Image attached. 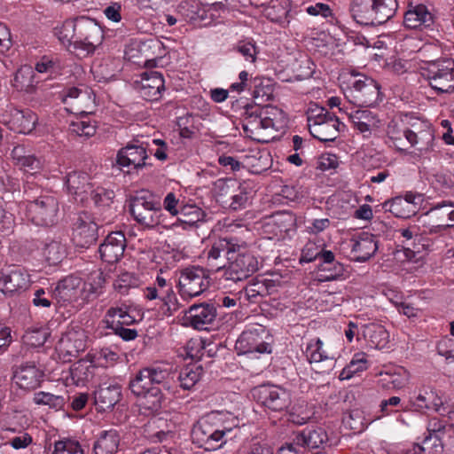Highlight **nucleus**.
<instances>
[{
    "label": "nucleus",
    "instance_id": "f257e3e1",
    "mask_svg": "<svg viewBox=\"0 0 454 454\" xmlns=\"http://www.w3.org/2000/svg\"><path fill=\"white\" fill-rule=\"evenodd\" d=\"M287 119L284 111L267 105L247 106L245 109L243 129L247 137L260 143H268L275 133L286 128Z\"/></svg>",
    "mask_w": 454,
    "mask_h": 454
},
{
    "label": "nucleus",
    "instance_id": "f03ea898",
    "mask_svg": "<svg viewBox=\"0 0 454 454\" xmlns=\"http://www.w3.org/2000/svg\"><path fill=\"white\" fill-rule=\"evenodd\" d=\"M26 201L22 203L27 219L38 226H51L57 222L59 202L55 196L30 182L23 186Z\"/></svg>",
    "mask_w": 454,
    "mask_h": 454
},
{
    "label": "nucleus",
    "instance_id": "7ed1b4c3",
    "mask_svg": "<svg viewBox=\"0 0 454 454\" xmlns=\"http://www.w3.org/2000/svg\"><path fill=\"white\" fill-rule=\"evenodd\" d=\"M343 82L346 98L358 107H372L382 100L380 84L365 74L352 72Z\"/></svg>",
    "mask_w": 454,
    "mask_h": 454
},
{
    "label": "nucleus",
    "instance_id": "20e7f679",
    "mask_svg": "<svg viewBox=\"0 0 454 454\" xmlns=\"http://www.w3.org/2000/svg\"><path fill=\"white\" fill-rule=\"evenodd\" d=\"M224 413L220 411H212L202 419L192 430L193 438L207 450H215L225 443V435L231 431V427L221 425L213 427L216 421H222Z\"/></svg>",
    "mask_w": 454,
    "mask_h": 454
},
{
    "label": "nucleus",
    "instance_id": "39448f33",
    "mask_svg": "<svg viewBox=\"0 0 454 454\" xmlns=\"http://www.w3.org/2000/svg\"><path fill=\"white\" fill-rule=\"evenodd\" d=\"M307 121L309 133L321 142H333L340 132L339 118L325 108L311 110Z\"/></svg>",
    "mask_w": 454,
    "mask_h": 454
},
{
    "label": "nucleus",
    "instance_id": "423d86ee",
    "mask_svg": "<svg viewBox=\"0 0 454 454\" xmlns=\"http://www.w3.org/2000/svg\"><path fill=\"white\" fill-rule=\"evenodd\" d=\"M228 262L229 265L223 272L226 280L243 281L258 270L257 259L243 244L236 243L235 252L229 255Z\"/></svg>",
    "mask_w": 454,
    "mask_h": 454
},
{
    "label": "nucleus",
    "instance_id": "0eeeda50",
    "mask_svg": "<svg viewBox=\"0 0 454 454\" xmlns=\"http://www.w3.org/2000/svg\"><path fill=\"white\" fill-rule=\"evenodd\" d=\"M64 29L75 33L76 37L74 40V47L83 50L88 53L93 52L103 40L101 27L90 19L81 18L75 24L65 22Z\"/></svg>",
    "mask_w": 454,
    "mask_h": 454
},
{
    "label": "nucleus",
    "instance_id": "6e6552de",
    "mask_svg": "<svg viewBox=\"0 0 454 454\" xmlns=\"http://www.w3.org/2000/svg\"><path fill=\"white\" fill-rule=\"evenodd\" d=\"M427 79L438 93L454 92V60L442 59L432 61L427 68Z\"/></svg>",
    "mask_w": 454,
    "mask_h": 454
},
{
    "label": "nucleus",
    "instance_id": "1a4fd4ad",
    "mask_svg": "<svg viewBox=\"0 0 454 454\" xmlns=\"http://www.w3.org/2000/svg\"><path fill=\"white\" fill-rule=\"evenodd\" d=\"M207 271L199 266H191L180 270L178 292L183 299L199 296L208 287Z\"/></svg>",
    "mask_w": 454,
    "mask_h": 454
},
{
    "label": "nucleus",
    "instance_id": "9d476101",
    "mask_svg": "<svg viewBox=\"0 0 454 454\" xmlns=\"http://www.w3.org/2000/svg\"><path fill=\"white\" fill-rule=\"evenodd\" d=\"M268 332L262 325L251 326L239 335L235 343L239 354H270L271 346L266 340Z\"/></svg>",
    "mask_w": 454,
    "mask_h": 454
},
{
    "label": "nucleus",
    "instance_id": "9b49d317",
    "mask_svg": "<svg viewBox=\"0 0 454 454\" xmlns=\"http://www.w3.org/2000/svg\"><path fill=\"white\" fill-rule=\"evenodd\" d=\"M129 211L137 223L146 228H153L160 223L161 207L151 196L137 195L132 198Z\"/></svg>",
    "mask_w": 454,
    "mask_h": 454
},
{
    "label": "nucleus",
    "instance_id": "f8f14e48",
    "mask_svg": "<svg viewBox=\"0 0 454 454\" xmlns=\"http://www.w3.org/2000/svg\"><path fill=\"white\" fill-rule=\"evenodd\" d=\"M253 396L264 408L272 411H283L292 403L290 392L278 386H259L253 390Z\"/></svg>",
    "mask_w": 454,
    "mask_h": 454
},
{
    "label": "nucleus",
    "instance_id": "ddd939ff",
    "mask_svg": "<svg viewBox=\"0 0 454 454\" xmlns=\"http://www.w3.org/2000/svg\"><path fill=\"white\" fill-rule=\"evenodd\" d=\"M87 334L82 329H72L65 333L56 346L59 359L64 363L71 362L87 347Z\"/></svg>",
    "mask_w": 454,
    "mask_h": 454
},
{
    "label": "nucleus",
    "instance_id": "4468645a",
    "mask_svg": "<svg viewBox=\"0 0 454 454\" xmlns=\"http://www.w3.org/2000/svg\"><path fill=\"white\" fill-rule=\"evenodd\" d=\"M411 405L421 413L445 411L444 399L440 391L432 386H422L410 399Z\"/></svg>",
    "mask_w": 454,
    "mask_h": 454
},
{
    "label": "nucleus",
    "instance_id": "2eb2a0df",
    "mask_svg": "<svg viewBox=\"0 0 454 454\" xmlns=\"http://www.w3.org/2000/svg\"><path fill=\"white\" fill-rule=\"evenodd\" d=\"M38 118L30 110L11 108L2 114L0 121L11 130L20 134H30L35 128Z\"/></svg>",
    "mask_w": 454,
    "mask_h": 454
},
{
    "label": "nucleus",
    "instance_id": "dca6fc26",
    "mask_svg": "<svg viewBox=\"0 0 454 454\" xmlns=\"http://www.w3.org/2000/svg\"><path fill=\"white\" fill-rule=\"evenodd\" d=\"M216 317V309L213 304L200 303L192 305L184 311L183 325L197 330H206Z\"/></svg>",
    "mask_w": 454,
    "mask_h": 454
},
{
    "label": "nucleus",
    "instance_id": "f3484780",
    "mask_svg": "<svg viewBox=\"0 0 454 454\" xmlns=\"http://www.w3.org/2000/svg\"><path fill=\"white\" fill-rule=\"evenodd\" d=\"M136 88L141 97L148 101H158L165 90L164 79L157 71L145 72L136 81Z\"/></svg>",
    "mask_w": 454,
    "mask_h": 454
},
{
    "label": "nucleus",
    "instance_id": "a211bd4d",
    "mask_svg": "<svg viewBox=\"0 0 454 454\" xmlns=\"http://www.w3.org/2000/svg\"><path fill=\"white\" fill-rule=\"evenodd\" d=\"M43 378V371L33 363H24L13 369V383L25 391H31L40 387Z\"/></svg>",
    "mask_w": 454,
    "mask_h": 454
},
{
    "label": "nucleus",
    "instance_id": "6ab92c4d",
    "mask_svg": "<svg viewBox=\"0 0 454 454\" xmlns=\"http://www.w3.org/2000/svg\"><path fill=\"white\" fill-rule=\"evenodd\" d=\"M146 150L140 145L129 144L121 148L116 155V164L120 169L130 172L132 169H140L145 166L147 159Z\"/></svg>",
    "mask_w": 454,
    "mask_h": 454
},
{
    "label": "nucleus",
    "instance_id": "aec40b11",
    "mask_svg": "<svg viewBox=\"0 0 454 454\" xmlns=\"http://www.w3.org/2000/svg\"><path fill=\"white\" fill-rule=\"evenodd\" d=\"M30 284L29 275L19 267L4 270L0 276V292L4 294H13L26 290Z\"/></svg>",
    "mask_w": 454,
    "mask_h": 454
},
{
    "label": "nucleus",
    "instance_id": "412c9836",
    "mask_svg": "<svg viewBox=\"0 0 454 454\" xmlns=\"http://www.w3.org/2000/svg\"><path fill=\"white\" fill-rule=\"evenodd\" d=\"M126 247V239L122 232H112L99 246L98 252L103 261L107 263L117 262L123 255Z\"/></svg>",
    "mask_w": 454,
    "mask_h": 454
},
{
    "label": "nucleus",
    "instance_id": "4be33fe9",
    "mask_svg": "<svg viewBox=\"0 0 454 454\" xmlns=\"http://www.w3.org/2000/svg\"><path fill=\"white\" fill-rule=\"evenodd\" d=\"M350 242V257L355 262H366L378 250V242L375 236L367 232H363L353 238Z\"/></svg>",
    "mask_w": 454,
    "mask_h": 454
},
{
    "label": "nucleus",
    "instance_id": "5701e85b",
    "mask_svg": "<svg viewBox=\"0 0 454 454\" xmlns=\"http://www.w3.org/2000/svg\"><path fill=\"white\" fill-rule=\"evenodd\" d=\"M11 158L16 167L31 176L43 168V162L24 145H15L11 152Z\"/></svg>",
    "mask_w": 454,
    "mask_h": 454
},
{
    "label": "nucleus",
    "instance_id": "b1692460",
    "mask_svg": "<svg viewBox=\"0 0 454 454\" xmlns=\"http://www.w3.org/2000/svg\"><path fill=\"white\" fill-rule=\"evenodd\" d=\"M66 184L69 194L76 202H84L93 187L90 176L85 172L73 171L66 177Z\"/></svg>",
    "mask_w": 454,
    "mask_h": 454
},
{
    "label": "nucleus",
    "instance_id": "393cba45",
    "mask_svg": "<svg viewBox=\"0 0 454 454\" xmlns=\"http://www.w3.org/2000/svg\"><path fill=\"white\" fill-rule=\"evenodd\" d=\"M405 27L412 29L428 28L434 23V15L428 11L424 4H409L408 10L404 14Z\"/></svg>",
    "mask_w": 454,
    "mask_h": 454
},
{
    "label": "nucleus",
    "instance_id": "a878e982",
    "mask_svg": "<svg viewBox=\"0 0 454 454\" xmlns=\"http://www.w3.org/2000/svg\"><path fill=\"white\" fill-rule=\"evenodd\" d=\"M120 397L121 387L112 381L101 383L94 393L95 404L102 411L113 408Z\"/></svg>",
    "mask_w": 454,
    "mask_h": 454
},
{
    "label": "nucleus",
    "instance_id": "bb28decb",
    "mask_svg": "<svg viewBox=\"0 0 454 454\" xmlns=\"http://www.w3.org/2000/svg\"><path fill=\"white\" fill-rule=\"evenodd\" d=\"M97 239L98 225L91 221L79 217L73 231V241L75 247L88 248L97 241Z\"/></svg>",
    "mask_w": 454,
    "mask_h": 454
},
{
    "label": "nucleus",
    "instance_id": "cd10ccee",
    "mask_svg": "<svg viewBox=\"0 0 454 454\" xmlns=\"http://www.w3.org/2000/svg\"><path fill=\"white\" fill-rule=\"evenodd\" d=\"M413 129L408 133V145L414 146L420 152H427L432 148L434 131L427 123H415Z\"/></svg>",
    "mask_w": 454,
    "mask_h": 454
},
{
    "label": "nucleus",
    "instance_id": "c85d7f7f",
    "mask_svg": "<svg viewBox=\"0 0 454 454\" xmlns=\"http://www.w3.org/2000/svg\"><path fill=\"white\" fill-rule=\"evenodd\" d=\"M348 115L354 127L364 134V137H369L372 129L379 128L380 120L370 110L356 109L348 113Z\"/></svg>",
    "mask_w": 454,
    "mask_h": 454
},
{
    "label": "nucleus",
    "instance_id": "c756f323",
    "mask_svg": "<svg viewBox=\"0 0 454 454\" xmlns=\"http://www.w3.org/2000/svg\"><path fill=\"white\" fill-rule=\"evenodd\" d=\"M269 294L268 285L264 279H253L238 293L240 304L259 303Z\"/></svg>",
    "mask_w": 454,
    "mask_h": 454
},
{
    "label": "nucleus",
    "instance_id": "7c9ffc66",
    "mask_svg": "<svg viewBox=\"0 0 454 454\" xmlns=\"http://www.w3.org/2000/svg\"><path fill=\"white\" fill-rule=\"evenodd\" d=\"M236 241L233 239H219L215 240L211 247L208 248L207 252V259L208 265L220 270L225 265L223 263H217L219 260L222 259V255H226L227 260L229 259V255L235 252V245Z\"/></svg>",
    "mask_w": 454,
    "mask_h": 454
},
{
    "label": "nucleus",
    "instance_id": "2f4dec72",
    "mask_svg": "<svg viewBox=\"0 0 454 454\" xmlns=\"http://www.w3.org/2000/svg\"><path fill=\"white\" fill-rule=\"evenodd\" d=\"M328 440L326 432L321 427L305 428L297 433L294 438L298 447L318 449Z\"/></svg>",
    "mask_w": 454,
    "mask_h": 454
},
{
    "label": "nucleus",
    "instance_id": "473e14b6",
    "mask_svg": "<svg viewBox=\"0 0 454 454\" xmlns=\"http://www.w3.org/2000/svg\"><path fill=\"white\" fill-rule=\"evenodd\" d=\"M373 3V0H351L349 12L353 20L364 26H375Z\"/></svg>",
    "mask_w": 454,
    "mask_h": 454
},
{
    "label": "nucleus",
    "instance_id": "72a5a7b5",
    "mask_svg": "<svg viewBox=\"0 0 454 454\" xmlns=\"http://www.w3.org/2000/svg\"><path fill=\"white\" fill-rule=\"evenodd\" d=\"M81 280L73 276L67 277L58 283L54 290V297L58 302H73L78 299Z\"/></svg>",
    "mask_w": 454,
    "mask_h": 454
},
{
    "label": "nucleus",
    "instance_id": "f704fd0d",
    "mask_svg": "<svg viewBox=\"0 0 454 454\" xmlns=\"http://www.w3.org/2000/svg\"><path fill=\"white\" fill-rule=\"evenodd\" d=\"M362 337L374 348H384L388 343L389 334L385 327L375 323L362 325Z\"/></svg>",
    "mask_w": 454,
    "mask_h": 454
},
{
    "label": "nucleus",
    "instance_id": "c9c22d12",
    "mask_svg": "<svg viewBox=\"0 0 454 454\" xmlns=\"http://www.w3.org/2000/svg\"><path fill=\"white\" fill-rule=\"evenodd\" d=\"M319 259L325 264L321 269L320 280L331 281L341 277L344 273V267L340 262H334V254L330 250H324L320 253Z\"/></svg>",
    "mask_w": 454,
    "mask_h": 454
},
{
    "label": "nucleus",
    "instance_id": "e433bc0d",
    "mask_svg": "<svg viewBox=\"0 0 454 454\" xmlns=\"http://www.w3.org/2000/svg\"><path fill=\"white\" fill-rule=\"evenodd\" d=\"M120 443V435L116 430L111 429L101 433L94 442L95 454H116Z\"/></svg>",
    "mask_w": 454,
    "mask_h": 454
},
{
    "label": "nucleus",
    "instance_id": "4c0bfd02",
    "mask_svg": "<svg viewBox=\"0 0 454 454\" xmlns=\"http://www.w3.org/2000/svg\"><path fill=\"white\" fill-rule=\"evenodd\" d=\"M410 129L403 124L392 121L387 128V143L396 150L403 151L408 145V133Z\"/></svg>",
    "mask_w": 454,
    "mask_h": 454
},
{
    "label": "nucleus",
    "instance_id": "58836bf2",
    "mask_svg": "<svg viewBox=\"0 0 454 454\" xmlns=\"http://www.w3.org/2000/svg\"><path fill=\"white\" fill-rule=\"evenodd\" d=\"M89 114L90 112L82 110L81 115L71 121L69 125L71 133L86 138L95 135L97 123L95 121L91 120Z\"/></svg>",
    "mask_w": 454,
    "mask_h": 454
},
{
    "label": "nucleus",
    "instance_id": "ea45409f",
    "mask_svg": "<svg viewBox=\"0 0 454 454\" xmlns=\"http://www.w3.org/2000/svg\"><path fill=\"white\" fill-rule=\"evenodd\" d=\"M379 375L381 377L380 383L385 388L401 389L406 386L410 379V373L403 367L390 372H381Z\"/></svg>",
    "mask_w": 454,
    "mask_h": 454
},
{
    "label": "nucleus",
    "instance_id": "a19ab883",
    "mask_svg": "<svg viewBox=\"0 0 454 454\" xmlns=\"http://www.w3.org/2000/svg\"><path fill=\"white\" fill-rule=\"evenodd\" d=\"M135 322V317L131 316L126 309L114 307L106 311L103 319V323L107 329L130 325Z\"/></svg>",
    "mask_w": 454,
    "mask_h": 454
},
{
    "label": "nucleus",
    "instance_id": "79ce46f5",
    "mask_svg": "<svg viewBox=\"0 0 454 454\" xmlns=\"http://www.w3.org/2000/svg\"><path fill=\"white\" fill-rule=\"evenodd\" d=\"M305 355L310 364L329 362L330 366L333 364V356L330 355L325 348L323 341L317 338L310 340L306 346Z\"/></svg>",
    "mask_w": 454,
    "mask_h": 454
},
{
    "label": "nucleus",
    "instance_id": "37998d69",
    "mask_svg": "<svg viewBox=\"0 0 454 454\" xmlns=\"http://www.w3.org/2000/svg\"><path fill=\"white\" fill-rule=\"evenodd\" d=\"M374 25H381L389 20L398 7L396 0H373Z\"/></svg>",
    "mask_w": 454,
    "mask_h": 454
},
{
    "label": "nucleus",
    "instance_id": "c03bdc74",
    "mask_svg": "<svg viewBox=\"0 0 454 454\" xmlns=\"http://www.w3.org/2000/svg\"><path fill=\"white\" fill-rule=\"evenodd\" d=\"M269 224L275 226L279 234H288L296 229V216L290 211H278L270 217Z\"/></svg>",
    "mask_w": 454,
    "mask_h": 454
},
{
    "label": "nucleus",
    "instance_id": "a18cd8bd",
    "mask_svg": "<svg viewBox=\"0 0 454 454\" xmlns=\"http://www.w3.org/2000/svg\"><path fill=\"white\" fill-rule=\"evenodd\" d=\"M43 254L50 265H57L67 255V245L60 240L47 242L43 249Z\"/></svg>",
    "mask_w": 454,
    "mask_h": 454
},
{
    "label": "nucleus",
    "instance_id": "49530a36",
    "mask_svg": "<svg viewBox=\"0 0 454 454\" xmlns=\"http://www.w3.org/2000/svg\"><path fill=\"white\" fill-rule=\"evenodd\" d=\"M94 364L91 360L81 359L70 367V375L76 384L89 381L94 374Z\"/></svg>",
    "mask_w": 454,
    "mask_h": 454
},
{
    "label": "nucleus",
    "instance_id": "de8ad7c7",
    "mask_svg": "<svg viewBox=\"0 0 454 454\" xmlns=\"http://www.w3.org/2000/svg\"><path fill=\"white\" fill-rule=\"evenodd\" d=\"M177 221L184 229L196 226L203 219V211L195 205H183L177 215Z\"/></svg>",
    "mask_w": 454,
    "mask_h": 454
},
{
    "label": "nucleus",
    "instance_id": "09e8293b",
    "mask_svg": "<svg viewBox=\"0 0 454 454\" xmlns=\"http://www.w3.org/2000/svg\"><path fill=\"white\" fill-rule=\"evenodd\" d=\"M369 364L368 356L365 353H356L348 364L342 369L340 379L348 380L352 378L356 373L367 370Z\"/></svg>",
    "mask_w": 454,
    "mask_h": 454
},
{
    "label": "nucleus",
    "instance_id": "8fccbe9b",
    "mask_svg": "<svg viewBox=\"0 0 454 454\" xmlns=\"http://www.w3.org/2000/svg\"><path fill=\"white\" fill-rule=\"evenodd\" d=\"M138 396L140 397L139 406L142 410L154 413L161 409L164 399L160 387L151 388L149 392Z\"/></svg>",
    "mask_w": 454,
    "mask_h": 454
},
{
    "label": "nucleus",
    "instance_id": "3c124183",
    "mask_svg": "<svg viewBox=\"0 0 454 454\" xmlns=\"http://www.w3.org/2000/svg\"><path fill=\"white\" fill-rule=\"evenodd\" d=\"M68 99H77L79 106L90 108L95 103L93 93L88 88L72 87L67 90L64 102L67 104Z\"/></svg>",
    "mask_w": 454,
    "mask_h": 454
},
{
    "label": "nucleus",
    "instance_id": "603ef678",
    "mask_svg": "<svg viewBox=\"0 0 454 454\" xmlns=\"http://www.w3.org/2000/svg\"><path fill=\"white\" fill-rule=\"evenodd\" d=\"M235 188V182L231 179L219 178L213 184L212 192L216 200L223 205H227L229 198Z\"/></svg>",
    "mask_w": 454,
    "mask_h": 454
},
{
    "label": "nucleus",
    "instance_id": "864d4df0",
    "mask_svg": "<svg viewBox=\"0 0 454 454\" xmlns=\"http://www.w3.org/2000/svg\"><path fill=\"white\" fill-rule=\"evenodd\" d=\"M202 374L200 366H186L181 370L178 376L180 387L184 390H190L200 380Z\"/></svg>",
    "mask_w": 454,
    "mask_h": 454
},
{
    "label": "nucleus",
    "instance_id": "5fc2aeb1",
    "mask_svg": "<svg viewBox=\"0 0 454 454\" xmlns=\"http://www.w3.org/2000/svg\"><path fill=\"white\" fill-rule=\"evenodd\" d=\"M33 401L37 405L48 406L56 411L63 409L65 398L63 395H54L50 392L39 391L34 395Z\"/></svg>",
    "mask_w": 454,
    "mask_h": 454
},
{
    "label": "nucleus",
    "instance_id": "6e6d98bb",
    "mask_svg": "<svg viewBox=\"0 0 454 454\" xmlns=\"http://www.w3.org/2000/svg\"><path fill=\"white\" fill-rule=\"evenodd\" d=\"M158 387L153 385L149 374H147V371L145 368L140 370L135 378L129 381V388L136 395H141V394L149 392L151 388Z\"/></svg>",
    "mask_w": 454,
    "mask_h": 454
},
{
    "label": "nucleus",
    "instance_id": "4d7b16f0",
    "mask_svg": "<svg viewBox=\"0 0 454 454\" xmlns=\"http://www.w3.org/2000/svg\"><path fill=\"white\" fill-rule=\"evenodd\" d=\"M51 454H83L80 442L70 437H62L54 442Z\"/></svg>",
    "mask_w": 454,
    "mask_h": 454
},
{
    "label": "nucleus",
    "instance_id": "13d9d810",
    "mask_svg": "<svg viewBox=\"0 0 454 454\" xmlns=\"http://www.w3.org/2000/svg\"><path fill=\"white\" fill-rule=\"evenodd\" d=\"M233 51L239 53L247 62L254 64L259 53L255 42L253 39L239 41L234 46Z\"/></svg>",
    "mask_w": 454,
    "mask_h": 454
},
{
    "label": "nucleus",
    "instance_id": "bf43d9fd",
    "mask_svg": "<svg viewBox=\"0 0 454 454\" xmlns=\"http://www.w3.org/2000/svg\"><path fill=\"white\" fill-rule=\"evenodd\" d=\"M34 85V70L30 66L21 67L14 76L13 86L19 90H28Z\"/></svg>",
    "mask_w": 454,
    "mask_h": 454
},
{
    "label": "nucleus",
    "instance_id": "052dcab7",
    "mask_svg": "<svg viewBox=\"0 0 454 454\" xmlns=\"http://www.w3.org/2000/svg\"><path fill=\"white\" fill-rule=\"evenodd\" d=\"M106 281V276L103 271L100 270H94L89 275L87 282L84 284V290L90 295L98 296L101 294Z\"/></svg>",
    "mask_w": 454,
    "mask_h": 454
},
{
    "label": "nucleus",
    "instance_id": "680f3d73",
    "mask_svg": "<svg viewBox=\"0 0 454 454\" xmlns=\"http://www.w3.org/2000/svg\"><path fill=\"white\" fill-rule=\"evenodd\" d=\"M157 299H159L162 302V313L167 317L172 316L181 307V304L179 303L178 299L173 289L165 292L164 294H160L159 296H157Z\"/></svg>",
    "mask_w": 454,
    "mask_h": 454
},
{
    "label": "nucleus",
    "instance_id": "e2e57ef3",
    "mask_svg": "<svg viewBox=\"0 0 454 454\" xmlns=\"http://www.w3.org/2000/svg\"><path fill=\"white\" fill-rule=\"evenodd\" d=\"M173 289L172 283L167 281L164 278L158 276L153 286H148L144 290V296L147 300H155L160 294Z\"/></svg>",
    "mask_w": 454,
    "mask_h": 454
},
{
    "label": "nucleus",
    "instance_id": "0e129e2a",
    "mask_svg": "<svg viewBox=\"0 0 454 454\" xmlns=\"http://www.w3.org/2000/svg\"><path fill=\"white\" fill-rule=\"evenodd\" d=\"M250 193L247 189L244 186H239L237 192L231 194L229 202L226 207H229L234 211H238L245 208L250 201Z\"/></svg>",
    "mask_w": 454,
    "mask_h": 454
},
{
    "label": "nucleus",
    "instance_id": "69168bd1",
    "mask_svg": "<svg viewBox=\"0 0 454 454\" xmlns=\"http://www.w3.org/2000/svg\"><path fill=\"white\" fill-rule=\"evenodd\" d=\"M49 334L50 333L48 328L36 327L27 331L24 334V339L25 341L30 346L41 347L46 342Z\"/></svg>",
    "mask_w": 454,
    "mask_h": 454
},
{
    "label": "nucleus",
    "instance_id": "338daca9",
    "mask_svg": "<svg viewBox=\"0 0 454 454\" xmlns=\"http://www.w3.org/2000/svg\"><path fill=\"white\" fill-rule=\"evenodd\" d=\"M95 205L98 207H107L113 202L114 192L101 186H94L89 192Z\"/></svg>",
    "mask_w": 454,
    "mask_h": 454
},
{
    "label": "nucleus",
    "instance_id": "774afa93",
    "mask_svg": "<svg viewBox=\"0 0 454 454\" xmlns=\"http://www.w3.org/2000/svg\"><path fill=\"white\" fill-rule=\"evenodd\" d=\"M159 422L158 419L150 420L144 427V434L153 442H161L165 441L169 431L159 430V427L156 425Z\"/></svg>",
    "mask_w": 454,
    "mask_h": 454
}]
</instances>
